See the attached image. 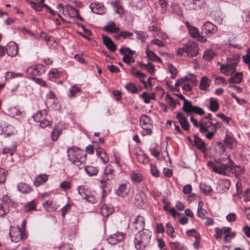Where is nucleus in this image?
<instances>
[{"label":"nucleus","instance_id":"obj_1","mask_svg":"<svg viewBox=\"0 0 250 250\" xmlns=\"http://www.w3.org/2000/svg\"><path fill=\"white\" fill-rule=\"evenodd\" d=\"M130 226L135 232L138 231L136 234L134 240L135 247L139 250H144L149 243L151 237V232L147 229L143 231L145 227V219L143 217L138 215L131 223Z\"/></svg>","mask_w":250,"mask_h":250},{"label":"nucleus","instance_id":"obj_2","mask_svg":"<svg viewBox=\"0 0 250 250\" xmlns=\"http://www.w3.org/2000/svg\"><path fill=\"white\" fill-rule=\"evenodd\" d=\"M67 152L69 161L78 167L79 168H81V166L86 160V154L77 147L69 148Z\"/></svg>","mask_w":250,"mask_h":250},{"label":"nucleus","instance_id":"obj_3","mask_svg":"<svg viewBox=\"0 0 250 250\" xmlns=\"http://www.w3.org/2000/svg\"><path fill=\"white\" fill-rule=\"evenodd\" d=\"M229 168H230L231 170H234V172L237 175L241 174L244 171L243 168H241L239 166L235 165L233 162L231 160H229L228 164H221L216 166V167H213V171L223 175H226L227 174V170Z\"/></svg>","mask_w":250,"mask_h":250},{"label":"nucleus","instance_id":"obj_4","mask_svg":"<svg viewBox=\"0 0 250 250\" xmlns=\"http://www.w3.org/2000/svg\"><path fill=\"white\" fill-rule=\"evenodd\" d=\"M177 96L181 100L184 101V104L182 107V110L187 113H195L200 115L204 114L203 109L199 106H193L191 102L187 100L185 97L182 94H179Z\"/></svg>","mask_w":250,"mask_h":250},{"label":"nucleus","instance_id":"obj_5","mask_svg":"<svg viewBox=\"0 0 250 250\" xmlns=\"http://www.w3.org/2000/svg\"><path fill=\"white\" fill-rule=\"evenodd\" d=\"M9 235L11 241L15 243L18 242L21 239L24 240L27 238L25 231L19 227L11 226L9 229Z\"/></svg>","mask_w":250,"mask_h":250},{"label":"nucleus","instance_id":"obj_6","mask_svg":"<svg viewBox=\"0 0 250 250\" xmlns=\"http://www.w3.org/2000/svg\"><path fill=\"white\" fill-rule=\"evenodd\" d=\"M140 125L147 135L152 134L153 124L152 121L150 117L146 115H142L140 118Z\"/></svg>","mask_w":250,"mask_h":250},{"label":"nucleus","instance_id":"obj_7","mask_svg":"<svg viewBox=\"0 0 250 250\" xmlns=\"http://www.w3.org/2000/svg\"><path fill=\"white\" fill-rule=\"evenodd\" d=\"M183 50L190 57L196 56L199 51L198 44L195 42L190 41L183 46Z\"/></svg>","mask_w":250,"mask_h":250},{"label":"nucleus","instance_id":"obj_8","mask_svg":"<svg viewBox=\"0 0 250 250\" xmlns=\"http://www.w3.org/2000/svg\"><path fill=\"white\" fill-rule=\"evenodd\" d=\"M218 64L220 65V72L226 76L231 75L236 71L237 62H236L226 64L218 62Z\"/></svg>","mask_w":250,"mask_h":250},{"label":"nucleus","instance_id":"obj_9","mask_svg":"<svg viewBox=\"0 0 250 250\" xmlns=\"http://www.w3.org/2000/svg\"><path fill=\"white\" fill-rule=\"evenodd\" d=\"M217 31V27L209 21L206 22L202 28V33L209 37Z\"/></svg>","mask_w":250,"mask_h":250},{"label":"nucleus","instance_id":"obj_10","mask_svg":"<svg viewBox=\"0 0 250 250\" xmlns=\"http://www.w3.org/2000/svg\"><path fill=\"white\" fill-rule=\"evenodd\" d=\"M176 118L183 129L186 131L189 130V124L183 113L178 112L176 115Z\"/></svg>","mask_w":250,"mask_h":250},{"label":"nucleus","instance_id":"obj_11","mask_svg":"<svg viewBox=\"0 0 250 250\" xmlns=\"http://www.w3.org/2000/svg\"><path fill=\"white\" fill-rule=\"evenodd\" d=\"M124 238V233L122 232H117L113 235H111L107 239L108 243L111 245H115L122 242Z\"/></svg>","mask_w":250,"mask_h":250},{"label":"nucleus","instance_id":"obj_12","mask_svg":"<svg viewBox=\"0 0 250 250\" xmlns=\"http://www.w3.org/2000/svg\"><path fill=\"white\" fill-rule=\"evenodd\" d=\"M210 130H213V123L210 121H206V119L201 120L200 132L205 133Z\"/></svg>","mask_w":250,"mask_h":250},{"label":"nucleus","instance_id":"obj_13","mask_svg":"<svg viewBox=\"0 0 250 250\" xmlns=\"http://www.w3.org/2000/svg\"><path fill=\"white\" fill-rule=\"evenodd\" d=\"M6 52L9 56H15L18 52L17 44L15 42H9L6 49Z\"/></svg>","mask_w":250,"mask_h":250},{"label":"nucleus","instance_id":"obj_14","mask_svg":"<svg viewBox=\"0 0 250 250\" xmlns=\"http://www.w3.org/2000/svg\"><path fill=\"white\" fill-rule=\"evenodd\" d=\"M42 68L43 69L42 65H34L28 67L26 69V72L28 75L34 77L42 74V72L40 71Z\"/></svg>","mask_w":250,"mask_h":250},{"label":"nucleus","instance_id":"obj_15","mask_svg":"<svg viewBox=\"0 0 250 250\" xmlns=\"http://www.w3.org/2000/svg\"><path fill=\"white\" fill-rule=\"evenodd\" d=\"M102 38L103 43L106 48L111 52L115 51L116 49V46L111 39L104 35H103Z\"/></svg>","mask_w":250,"mask_h":250},{"label":"nucleus","instance_id":"obj_16","mask_svg":"<svg viewBox=\"0 0 250 250\" xmlns=\"http://www.w3.org/2000/svg\"><path fill=\"white\" fill-rule=\"evenodd\" d=\"M90 8L94 13L103 14L104 13V7L101 3H92L90 5Z\"/></svg>","mask_w":250,"mask_h":250},{"label":"nucleus","instance_id":"obj_17","mask_svg":"<svg viewBox=\"0 0 250 250\" xmlns=\"http://www.w3.org/2000/svg\"><path fill=\"white\" fill-rule=\"evenodd\" d=\"M210 83L211 81L207 76L202 77L200 82L199 88L204 91L208 90Z\"/></svg>","mask_w":250,"mask_h":250},{"label":"nucleus","instance_id":"obj_18","mask_svg":"<svg viewBox=\"0 0 250 250\" xmlns=\"http://www.w3.org/2000/svg\"><path fill=\"white\" fill-rule=\"evenodd\" d=\"M194 144L195 146L203 152L207 151V148L206 147L205 143L202 140L198 137L197 135L194 136Z\"/></svg>","mask_w":250,"mask_h":250},{"label":"nucleus","instance_id":"obj_19","mask_svg":"<svg viewBox=\"0 0 250 250\" xmlns=\"http://www.w3.org/2000/svg\"><path fill=\"white\" fill-rule=\"evenodd\" d=\"M48 176L45 174H42L35 178L34 182V185L38 187L43 184L48 180Z\"/></svg>","mask_w":250,"mask_h":250},{"label":"nucleus","instance_id":"obj_20","mask_svg":"<svg viewBox=\"0 0 250 250\" xmlns=\"http://www.w3.org/2000/svg\"><path fill=\"white\" fill-rule=\"evenodd\" d=\"M130 178L134 183H138L144 180V176L138 171H133L130 174Z\"/></svg>","mask_w":250,"mask_h":250},{"label":"nucleus","instance_id":"obj_21","mask_svg":"<svg viewBox=\"0 0 250 250\" xmlns=\"http://www.w3.org/2000/svg\"><path fill=\"white\" fill-rule=\"evenodd\" d=\"M243 79V73L242 72H237L234 75L231 77L228 82L230 83H239L242 82Z\"/></svg>","mask_w":250,"mask_h":250},{"label":"nucleus","instance_id":"obj_22","mask_svg":"<svg viewBox=\"0 0 250 250\" xmlns=\"http://www.w3.org/2000/svg\"><path fill=\"white\" fill-rule=\"evenodd\" d=\"M224 142L226 146L230 148H232L236 144V140L228 134L226 135Z\"/></svg>","mask_w":250,"mask_h":250},{"label":"nucleus","instance_id":"obj_23","mask_svg":"<svg viewBox=\"0 0 250 250\" xmlns=\"http://www.w3.org/2000/svg\"><path fill=\"white\" fill-rule=\"evenodd\" d=\"M105 31L109 33H117L120 30V28L116 26L115 23L113 21H110L104 26Z\"/></svg>","mask_w":250,"mask_h":250},{"label":"nucleus","instance_id":"obj_24","mask_svg":"<svg viewBox=\"0 0 250 250\" xmlns=\"http://www.w3.org/2000/svg\"><path fill=\"white\" fill-rule=\"evenodd\" d=\"M146 54L149 60L157 62H161V59L154 52L150 50L148 46L146 48Z\"/></svg>","mask_w":250,"mask_h":250},{"label":"nucleus","instance_id":"obj_25","mask_svg":"<svg viewBox=\"0 0 250 250\" xmlns=\"http://www.w3.org/2000/svg\"><path fill=\"white\" fill-rule=\"evenodd\" d=\"M18 189L23 193H28L32 190V188L29 185L22 182L18 185Z\"/></svg>","mask_w":250,"mask_h":250},{"label":"nucleus","instance_id":"obj_26","mask_svg":"<svg viewBox=\"0 0 250 250\" xmlns=\"http://www.w3.org/2000/svg\"><path fill=\"white\" fill-rule=\"evenodd\" d=\"M128 193V190L127 188L126 185L125 184L120 185L118 189L117 190L116 194L120 196L124 197Z\"/></svg>","mask_w":250,"mask_h":250},{"label":"nucleus","instance_id":"obj_27","mask_svg":"<svg viewBox=\"0 0 250 250\" xmlns=\"http://www.w3.org/2000/svg\"><path fill=\"white\" fill-rule=\"evenodd\" d=\"M113 208L106 205H103L101 207V213L104 217H107L112 213Z\"/></svg>","mask_w":250,"mask_h":250},{"label":"nucleus","instance_id":"obj_28","mask_svg":"<svg viewBox=\"0 0 250 250\" xmlns=\"http://www.w3.org/2000/svg\"><path fill=\"white\" fill-rule=\"evenodd\" d=\"M47 112L46 110H43L37 112L33 116V118L35 122L40 123L42 120L45 118Z\"/></svg>","mask_w":250,"mask_h":250},{"label":"nucleus","instance_id":"obj_29","mask_svg":"<svg viewBox=\"0 0 250 250\" xmlns=\"http://www.w3.org/2000/svg\"><path fill=\"white\" fill-rule=\"evenodd\" d=\"M131 72L132 74L137 78H140L141 81L145 84H146V82L144 80H143L145 77L146 75L138 71L136 68L133 67L131 69Z\"/></svg>","mask_w":250,"mask_h":250},{"label":"nucleus","instance_id":"obj_30","mask_svg":"<svg viewBox=\"0 0 250 250\" xmlns=\"http://www.w3.org/2000/svg\"><path fill=\"white\" fill-rule=\"evenodd\" d=\"M84 169L86 173L89 176H92L97 175L98 170L94 167L88 166L84 167Z\"/></svg>","mask_w":250,"mask_h":250},{"label":"nucleus","instance_id":"obj_31","mask_svg":"<svg viewBox=\"0 0 250 250\" xmlns=\"http://www.w3.org/2000/svg\"><path fill=\"white\" fill-rule=\"evenodd\" d=\"M9 211L8 205L1 202L0 203V217H4Z\"/></svg>","mask_w":250,"mask_h":250},{"label":"nucleus","instance_id":"obj_32","mask_svg":"<svg viewBox=\"0 0 250 250\" xmlns=\"http://www.w3.org/2000/svg\"><path fill=\"white\" fill-rule=\"evenodd\" d=\"M219 107V104L217 100H215L213 98H210L209 109L211 111L216 112L218 110Z\"/></svg>","mask_w":250,"mask_h":250},{"label":"nucleus","instance_id":"obj_33","mask_svg":"<svg viewBox=\"0 0 250 250\" xmlns=\"http://www.w3.org/2000/svg\"><path fill=\"white\" fill-rule=\"evenodd\" d=\"M165 99L166 101H167L168 104L173 107V108H175V106L177 104H179V102L178 100H175L172 97H171L169 94H167Z\"/></svg>","mask_w":250,"mask_h":250},{"label":"nucleus","instance_id":"obj_34","mask_svg":"<svg viewBox=\"0 0 250 250\" xmlns=\"http://www.w3.org/2000/svg\"><path fill=\"white\" fill-rule=\"evenodd\" d=\"M215 56V53L212 50H206L203 55V58L207 62L210 61Z\"/></svg>","mask_w":250,"mask_h":250},{"label":"nucleus","instance_id":"obj_35","mask_svg":"<svg viewBox=\"0 0 250 250\" xmlns=\"http://www.w3.org/2000/svg\"><path fill=\"white\" fill-rule=\"evenodd\" d=\"M81 89L76 85H74L69 89V94L68 95V98L71 99L76 96V93L80 92Z\"/></svg>","mask_w":250,"mask_h":250},{"label":"nucleus","instance_id":"obj_36","mask_svg":"<svg viewBox=\"0 0 250 250\" xmlns=\"http://www.w3.org/2000/svg\"><path fill=\"white\" fill-rule=\"evenodd\" d=\"M17 146L14 144L9 147H5L2 151V154H9L10 156H12L16 150Z\"/></svg>","mask_w":250,"mask_h":250},{"label":"nucleus","instance_id":"obj_37","mask_svg":"<svg viewBox=\"0 0 250 250\" xmlns=\"http://www.w3.org/2000/svg\"><path fill=\"white\" fill-rule=\"evenodd\" d=\"M78 192L83 199L86 197L87 194L89 193L90 190L84 186H79L78 188Z\"/></svg>","mask_w":250,"mask_h":250},{"label":"nucleus","instance_id":"obj_38","mask_svg":"<svg viewBox=\"0 0 250 250\" xmlns=\"http://www.w3.org/2000/svg\"><path fill=\"white\" fill-rule=\"evenodd\" d=\"M114 172V169H113L112 166L111 165H108L105 167L104 169V174L107 176V180H109L110 179H112V175Z\"/></svg>","mask_w":250,"mask_h":250},{"label":"nucleus","instance_id":"obj_39","mask_svg":"<svg viewBox=\"0 0 250 250\" xmlns=\"http://www.w3.org/2000/svg\"><path fill=\"white\" fill-rule=\"evenodd\" d=\"M84 199L91 203H95L96 202V198L95 196V193L90 190L89 193L87 194L86 197Z\"/></svg>","mask_w":250,"mask_h":250},{"label":"nucleus","instance_id":"obj_40","mask_svg":"<svg viewBox=\"0 0 250 250\" xmlns=\"http://www.w3.org/2000/svg\"><path fill=\"white\" fill-rule=\"evenodd\" d=\"M167 67L169 73L171 74V78L172 79H174L178 73L177 69L174 65L171 64H168L167 65Z\"/></svg>","mask_w":250,"mask_h":250},{"label":"nucleus","instance_id":"obj_41","mask_svg":"<svg viewBox=\"0 0 250 250\" xmlns=\"http://www.w3.org/2000/svg\"><path fill=\"white\" fill-rule=\"evenodd\" d=\"M144 193L142 192L138 191L137 192L134 197L135 202L138 205L142 203L143 201Z\"/></svg>","mask_w":250,"mask_h":250},{"label":"nucleus","instance_id":"obj_42","mask_svg":"<svg viewBox=\"0 0 250 250\" xmlns=\"http://www.w3.org/2000/svg\"><path fill=\"white\" fill-rule=\"evenodd\" d=\"M135 33L137 36V39L141 40L142 42L147 38L148 36L146 32L140 31H135Z\"/></svg>","mask_w":250,"mask_h":250},{"label":"nucleus","instance_id":"obj_43","mask_svg":"<svg viewBox=\"0 0 250 250\" xmlns=\"http://www.w3.org/2000/svg\"><path fill=\"white\" fill-rule=\"evenodd\" d=\"M187 25L189 30V33L190 35L193 38H197L198 36V29L197 28L193 27H190L189 23L187 22Z\"/></svg>","mask_w":250,"mask_h":250},{"label":"nucleus","instance_id":"obj_44","mask_svg":"<svg viewBox=\"0 0 250 250\" xmlns=\"http://www.w3.org/2000/svg\"><path fill=\"white\" fill-rule=\"evenodd\" d=\"M36 205L34 202V201H32L31 202L28 203L24 207V210L26 212H29L32 210H36Z\"/></svg>","mask_w":250,"mask_h":250},{"label":"nucleus","instance_id":"obj_45","mask_svg":"<svg viewBox=\"0 0 250 250\" xmlns=\"http://www.w3.org/2000/svg\"><path fill=\"white\" fill-rule=\"evenodd\" d=\"M167 234L172 238H174L175 235H174V229L173 227L169 224L167 223L166 226Z\"/></svg>","mask_w":250,"mask_h":250},{"label":"nucleus","instance_id":"obj_46","mask_svg":"<svg viewBox=\"0 0 250 250\" xmlns=\"http://www.w3.org/2000/svg\"><path fill=\"white\" fill-rule=\"evenodd\" d=\"M170 246L173 250H183L184 249L183 245L178 242H170Z\"/></svg>","mask_w":250,"mask_h":250},{"label":"nucleus","instance_id":"obj_47","mask_svg":"<svg viewBox=\"0 0 250 250\" xmlns=\"http://www.w3.org/2000/svg\"><path fill=\"white\" fill-rule=\"evenodd\" d=\"M7 172L3 168L0 167V183L3 184L6 181Z\"/></svg>","mask_w":250,"mask_h":250},{"label":"nucleus","instance_id":"obj_48","mask_svg":"<svg viewBox=\"0 0 250 250\" xmlns=\"http://www.w3.org/2000/svg\"><path fill=\"white\" fill-rule=\"evenodd\" d=\"M125 87L128 91H131L133 93H136L138 91L137 87L132 83H128L126 84L125 86Z\"/></svg>","mask_w":250,"mask_h":250},{"label":"nucleus","instance_id":"obj_49","mask_svg":"<svg viewBox=\"0 0 250 250\" xmlns=\"http://www.w3.org/2000/svg\"><path fill=\"white\" fill-rule=\"evenodd\" d=\"M200 187L201 190L206 194H207L212 191V189L210 187L205 183L201 184Z\"/></svg>","mask_w":250,"mask_h":250},{"label":"nucleus","instance_id":"obj_50","mask_svg":"<svg viewBox=\"0 0 250 250\" xmlns=\"http://www.w3.org/2000/svg\"><path fill=\"white\" fill-rule=\"evenodd\" d=\"M5 134L10 136L13 133L14 127L11 125H8L2 129Z\"/></svg>","mask_w":250,"mask_h":250},{"label":"nucleus","instance_id":"obj_51","mask_svg":"<svg viewBox=\"0 0 250 250\" xmlns=\"http://www.w3.org/2000/svg\"><path fill=\"white\" fill-rule=\"evenodd\" d=\"M60 130H59L58 128H55L51 133V137L52 140L54 141L57 140L58 137L60 135Z\"/></svg>","mask_w":250,"mask_h":250},{"label":"nucleus","instance_id":"obj_52","mask_svg":"<svg viewBox=\"0 0 250 250\" xmlns=\"http://www.w3.org/2000/svg\"><path fill=\"white\" fill-rule=\"evenodd\" d=\"M172 11L179 16H182L183 13L179 6L176 4H172L171 6Z\"/></svg>","mask_w":250,"mask_h":250},{"label":"nucleus","instance_id":"obj_53","mask_svg":"<svg viewBox=\"0 0 250 250\" xmlns=\"http://www.w3.org/2000/svg\"><path fill=\"white\" fill-rule=\"evenodd\" d=\"M68 8V10H71V11L73 12L74 14L78 19L81 21H83V19L80 16L78 10L71 6H69Z\"/></svg>","mask_w":250,"mask_h":250},{"label":"nucleus","instance_id":"obj_54","mask_svg":"<svg viewBox=\"0 0 250 250\" xmlns=\"http://www.w3.org/2000/svg\"><path fill=\"white\" fill-rule=\"evenodd\" d=\"M164 208L165 210L169 212L173 217L176 216L175 209L173 208H171L168 203L166 204Z\"/></svg>","mask_w":250,"mask_h":250},{"label":"nucleus","instance_id":"obj_55","mask_svg":"<svg viewBox=\"0 0 250 250\" xmlns=\"http://www.w3.org/2000/svg\"><path fill=\"white\" fill-rule=\"evenodd\" d=\"M137 159L139 162H140L142 163H146L149 161L148 157L144 154L138 155L137 156Z\"/></svg>","mask_w":250,"mask_h":250},{"label":"nucleus","instance_id":"obj_56","mask_svg":"<svg viewBox=\"0 0 250 250\" xmlns=\"http://www.w3.org/2000/svg\"><path fill=\"white\" fill-rule=\"evenodd\" d=\"M120 52L121 54L124 55L125 53H127L131 55H133L135 52L131 50L129 48L126 47L125 48H121L120 49Z\"/></svg>","mask_w":250,"mask_h":250},{"label":"nucleus","instance_id":"obj_57","mask_svg":"<svg viewBox=\"0 0 250 250\" xmlns=\"http://www.w3.org/2000/svg\"><path fill=\"white\" fill-rule=\"evenodd\" d=\"M158 246L161 250H167L166 246L164 240L161 238L157 239Z\"/></svg>","mask_w":250,"mask_h":250},{"label":"nucleus","instance_id":"obj_58","mask_svg":"<svg viewBox=\"0 0 250 250\" xmlns=\"http://www.w3.org/2000/svg\"><path fill=\"white\" fill-rule=\"evenodd\" d=\"M215 234L214 235V237L216 239H220L222 237L223 235L224 234L221 229L219 228H216L215 229Z\"/></svg>","mask_w":250,"mask_h":250},{"label":"nucleus","instance_id":"obj_59","mask_svg":"<svg viewBox=\"0 0 250 250\" xmlns=\"http://www.w3.org/2000/svg\"><path fill=\"white\" fill-rule=\"evenodd\" d=\"M31 79L33 80L35 82H36L37 83L40 84L41 86H46V83L45 81H44L43 80H42L41 78H35L34 77H32Z\"/></svg>","mask_w":250,"mask_h":250},{"label":"nucleus","instance_id":"obj_60","mask_svg":"<svg viewBox=\"0 0 250 250\" xmlns=\"http://www.w3.org/2000/svg\"><path fill=\"white\" fill-rule=\"evenodd\" d=\"M123 61L127 64L130 65L131 61L134 62V60L131 56L128 55H125L123 58Z\"/></svg>","mask_w":250,"mask_h":250},{"label":"nucleus","instance_id":"obj_61","mask_svg":"<svg viewBox=\"0 0 250 250\" xmlns=\"http://www.w3.org/2000/svg\"><path fill=\"white\" fill-rule=\"evenodd\" d=\"M151 173L154 177H157L159 176V171L158 169L155 166L153 165H151Z\"/></svg>","mask_w":250,"mask_h":250},{"label":"nucleus","instance_id":"obj_62","mask_svg":"<svg viewBox=\"0 0 250 250\" xmlns=\"http://www.w3.org/2000/svg\"><path fill=\"white\" fill-rule=\"evenodd\" d=\"M207 213V211L203 208H202L201 210L197 209V215L198 217L199 218H201L203 219L205 218Z\"/></svg>","mask_w":250,"mask_h":250},{"label":"nucleus","instance_id":"obj_63","mask_svg":"<svg viewBox=\"0 0 250 250\" xmlns=\"http://www.w3.org/2000/svg\"><path fill=\"white\" fill-rule=\"evenodd\" d=\"M151 42L153 44L158 46L159 47H163L165 45L162 41L158 39H154L152 40Z\"/></svg>","mask_w":250,"mask_h":250},{"label":"nucleus","instance_id":"obj_64","mask_svg":"<svg viewBox=\"0 0 250 250\" xmlns=\"http://www.w3.org/2000/svg\"><path fill=\"white\" fill-rule=\"evenodd\" d=\"M107 68L112 73H118L120 71L119 68L114 65H107Z\"/></svg>","mask_w":250,"mask_h":250}]
</instances>
